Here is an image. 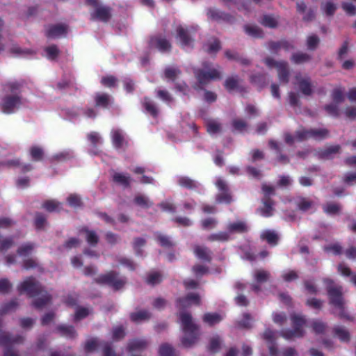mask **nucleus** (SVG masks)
<instances>
[{
    "label": "nucleus",
    "mask_w": 356,
    "mask_h": 356,
    "mask_svg": "<svg viewBox=\"0 0 356 356\" xmlns=\"http://www.w3.org/2000/svg\"><path fill=\"white\" fill-rule=\"evenodd\" d=\"M67 202L71 207H74L80 206L81 203V198L76 194H71L67 197Z\"/></svg>",
    "instance_id": "64"
},
{
    "label": "nucleus",
    "mask_w": 356,
    "mask_h": 356,
    "mask_svg": "<svg viewBox=\"0 0 356 356\" xmlns=\"http://www.w3.org/2000/svg\"><path fill=\"white\" fill-rule=\"evenodd\" d=\"M225 54V56L228 59L238 60L243 65H249L250 63L248 59L241 58L235 52H232L231 51H226Z\"/></svg>",
    "instance_id": "44"
},
{
    "label": "nucleus",
    "mask_w": 356,
    "mask_h": 356,
    "mask_svg": "<svg viewBox=\"0 0 356 356\" xmlns=\"http://www.w3.org/2000/svg\"><path fill=\"white\" fill-rule=\"evenodd\" d=\"M335 335L342 341H348L350 339L348 332L343 327L337 326L334 328Z\"/></svg>",
    "instance_id": "40"
},
{
    "label": "nucleus",
    "mask_w": 356,
    "mask_h": 356,
    "mask_svg": "<svg viewBox=\"0 0 356 356\" xmlns=\"http://www.w3.org/2000/svg\"><path fill=\"white\" fill-rule=\"evenodd\" d=\"M10 52L14 54L15 56H26L28 55H31L33 54V51L29 49H22L19 47L15 44L13 45L10 49Z\"/></svg>",
    "instance_id": "49"
},
{
    "label": "nucleus",
    "mask_w": 356,
    "mask_h": 356,
    "mask_svg": "<svg viewBox=\"0 0 356 356\" xmlns=\"http://www.w3.org/2000/svg\"><path fill=\"white\" fill-rule=\"evenodd\" d=\"M180 74L178 68L174 67H169L165 70V77L170 81H174Z\"/></svg>",
    "instance_id": "36"
},
{
    "label": "nucleus",
    "mask_w": 356,
    "mask_h": 356,
    "mask_svg": "<svg viewBox=\"0 0 356 356\" xmlns=\"http://www.w3.org/2000/svg\"><path fill=\"white\" fill-rule=\"evenodd\" d=\"M90 314V310L84 307H79L75 312V320L79 321L86 317Z\"/></svg>",
    "instance_id": "61"
},
{
    "label": "nucleus",
    "mask_w": 356,
    "mask_h": 356,
    "mask_svg": "<svg viewBox=\"0 0 356 356\" xmlns=\"http://www.w3.org/2000/svg\"><path fill=\"white\" fill-rule=\"evenodd\" d=\"M113 180L122 186H127L130 184L131 178L129 176L122 173H115L113 175Z\"/></svg>",
    "instance_id": "34"
},
{
    "label": "nucleus",
    "mask_w": 356,
    "mask_h": 356,
    "mask_svg": "<svg viewBox=\"0 0 356 356\" xmlns=\"http://www.w3.org/2000/svg\"><path fill=\"white\" fill-rule=\"evenodd\" d=\"M58 331L60 332L61 335L67 338H73L76 336L74 329L70 326L61 325L58 327Z\"/></svg>",
    "instance_id": "42"
},
{
    "label": "nucleus",
    "mask_w": 356,
    "mask_h": 356,
    "mask_svg": "<svg viewBox=\"0 0 356 356\" xmlns=\"http://www.w3.org/2000/svg\"><path fill=\"white\" fill-rule=\"evenodd\" d=\"M233 129L237 131H244L248 127L247 123L242 119H234L232 122Z\"/></svg>",
    "instance_id": "46"
},
{
    "label": "nucleus",
    "mask_w": 356,
    "mask_h": 356,
    "mask_svg": "<svg viewBox=\"0 0 356 356\" xmlns=\"http://www.w3.org/2000/svg\"><path fill=\"white\" fill-rule=\"evenodd\" d=\"M293 63L296 64H301L308 62L310 60L309 55L305 53H296L293 54L291 58Z\"/></svg>",
    "instance_id": "33"
},
{
    "label": "nucleus",
    "mask_w": 356,
    "mask_h": 356,
    "mask_svg": "<svg viewBox=\"0 0 356 356\" xmlns=\"http://www.w3.org/2000/svg\"><path fill=\"white\" fill-rule=\"evenodd\" d=\"M339 149L340 147L339 145L328 147L321 153V156L324 159H331L334 154L339 152Z\"/></svg>",
    "instance_id": "37"
},
{
    "label": "nucleus",
    "mask_w": 356,
    "mask_h": 356,
    "mask_svg": "<svg viewBox=\"0 0 356 356\" xmlns=\"http://www.w3.org/2000/svg\"><path fill=\"white\" fill-rule=\"evenodd\" d=\"M111 138L113 144L116 148H122L127 143L124 134L120 129H113L111 131Z\"/></svg>",
    "instance_id": "18"
},
{
    "label": "nucleus",
    "mask_w": 356,
    "mask_h": 356,
    "mask_svg": "<svg viewBox=\"0 0 356 356\" xmlns=\"http://www.w3.org/2000/svg\"><path fill=\"white\" fill-rule=\"evenodd\" d=\"M150 317V314L148 312L145 310L138 311L132 313L130 316L131 321L134 322H140L148 319Z\"/></svg>",
    "instance_id": "32"
},
{
    "label": "nucleus",
    "mask_w": 356,
    "mask_h": 356,
    "mask_svg": "<svg viewBox=\"0 0 356 356\" xmlns=\"http://www.w3.org/2000/svg\"><path fill=\"white\" fill-rule=\"evenodd\" d=\"M294 330H287L282 332V337L286 339L303 336V326L305 325V319L300 315L294 314L291 316Z\"/></svg>",
    "instance_id": "5"
},
{
    "label": "nucleus",
    "mask_w": 356,
    "mask_h": 356,
    "mask_svg": "<svg viewBox=\"0 0 356 356\" xmlns=\"http://www.w3.org/2000/svg\"><path fill=\"white\" fill-rule=\"evenodd\" d=\"M157 97L160 98L163 102L169 104L172 101V97L170 95V94L167 91L164 90H158L157 92Z\"/></svg>",
    "instance_id": "59"
},
{
    "label": "nucleus",
    "mask_w": 356,
    "mask_h": 356,
    "mask_svg": "<svg viewBox=\"0 0 356 356\" xmlns=\"http://www.w3.org/2000/svg\"><path fill=\"white\" fill-rule=\"evenodd\" d=\"M178 182L180 186L188 188H193L197 186V183L196 181L186 177H179Z\"/></svg>",
    "instance_id": "45"
},
{
    "label": "nucleus",
    "mask_w": 356,
    "mask_h": 356,
    "mask_svg": "<svg viewBox=\"0 0 356 356\" xmlns=\"http://www.w3.org/2000/svg\"><path fill=\"white\" fill-rule=\"evenodd\" d=\"M195 256L204 261H210L211 251L206 247L197 245L194 248Z\"/></svg>",
    "instance_id": "24"
},
{
    "label": "nucleus",
    "mask_w": 356,
    "mask_h": 356,
    "mask_svg": "<svg viewBox=\"0 0 356 356\" xmlns=\"http://www.w3.org/2000/svg\"><path fill=\"white\" fill-rule=\"evenodd\" d=\"M147 346V341L145 339H136L131 341L128 346L130 351H138L145 349Z\"/></svg>",
    "instance_id": "26"
},
{
    "label": "nucleus",
    "mask_w": 356,
    "mask_h": 356,
    "mask_svg": "<svg viewBox=\"0 0 356 356\" xmlns=\"http://www.w3.org/2000/svg\"><path fill=\"white\" fill-rule=\"evenodd\" d=\"M30 154L34 161H40L43 157V150L42 148L33 146L30 149Z\"/></svg>",
    "instance_id": "50"
},
{
    "label": "nucleus",
    "mask_w": 356,
    "mask_h": 356,
    "mask_svg": "<svg viewBox=\"0 0 356 356\" xmlns=\"http://www.w3.org/2000/svg\"><path fill=\"white\" fill-rule=\"evenodd\" d=\"M240 80L235 77H229L225 82V87L228 90H234L238 89Z\"/></svg>",
    "instance_id": "43"
},
{
    "label": "nucleus",
    "mask_w": 356,
    "mask_h": 356,
    "mask_svg": "<svg viewBox=\"0 0 356 356\" xmlns=\"http://www.w3.org/2000/svg\"><path fill=\"white\" fill-rule=\"evenodd\" d=\"M324 282L327 284L330 302L336 307L340 309H343V300L341 296V287L334 286L331 280L326 279Z\"/></svg>",
    "instance_id": "7"
},
{
    "label": "nucleus",
    "mask_w": 356,
    "mask_h": 356,
    "mask_svg": "<svg viewBox=\"0 0 356 356\" xmlns=\"http://www.w3.org/2000/svg\"><path fill=\"white\" fill-rule=\"evenodd\" d=\"M45 57L49 60H54L59 54V50L56 45H51L44 49Z\"/></svg>",
    "instance_id": "39"
},
{
    "label": "nucleus",
    "mask_w": 356,
    "mask_h": 356,
    "mask_svg": "<svg viewBox=\"0 0 356 356\" xmlns=\"http://www.w3.org/2000/svg\"><path fill=\"white\" fill-rule=\"evenodd\" d=\"M266 343L270 356H278V352L275 346L276 334L270 329H266L261 336Z\"/></svg>",
    "instance_id": "11"
},
{
    "label": "nucleus",
    "mask_w": 356,
    "mask_h": 356,
    "mask_svg": "<svg viewBox=\"0 0 356 356\" xmlns=\"http://www.w3.org/2000/svg\"><path fill=\"white\" fill-rule=\"evenodd\" d=\"M332 97L334 103L338 104L341 103L344 99L343 91L339 88L334 89L332 92Z\"/></svg>",
    "instance_id": "55"
},
{
    "label": "nucleus",
    "mask_w": 356,
    "mask_h": 356,
    "mask_svg": "<svg viewBox=\"0 0 356 356\" xmlns=\"http://www.w3.org/2000/svg\"><path fill=\"white\" fill-rule=\"evenodd\" d=\"M328 135L329 131L325 129H314L310 131H306L302 129L298 130L293 137L286 134L285 135V141L288 144H293L295 142H300L309 138L321 140L327 138Z\"/></svg>",
    "instance_id": "4"
},
{
    "label": "nucleus",
    "mask_w": 356,
    "mask_h": 356,
    "mask_svg": "<svg viewBox=\"0 0 356 356\" xmlns=\"http://www.w3.org/2000/svg\"><path fill=\"white\" fill-rule=\"evenodd\" d=\"M295 84L297 85L305 95H309L312 92V85L309 77L307 76H302L301 74H297L296 76Z\"/></svg>",
    "instance_id": "14"
},
{
    "label": "nucleus",
    "mask_w": 356,
    "mask_h": 356,
    "mask_svg": "<svg viewBox=\"0 0 356 356\" xmlns=\"http://www.w3.org/2000/svg\"><path fill=\"white\" fill-rule=\"evenodd\" d=\"M270 274L268 271L263 269H257L253 273L254 283L252 284V289L258 293L260 291L259 284L267 282L270 278Z\"/></svg>",
    "instance_id": "13"
},
{
    "label": "nucleus",
    "mask_w": 356,
    "mask_h": 356,
    "mask_svg": "<svg viewBox=\"0 0 356 356\" xmlns=\"http://www.w3.org/2000/svg\"><path fill=\"white\" fill-rule=\"evenodd\" d=\"M207 129L211 135H214L221 131L222 127L217 120H210L207 122Z\"/></svg>",
    "instance_id": "28"
},
{
    "label": "nucleus",
    "mask_w": 356,
    "mask_h": 356,
    "mask_svg": "<svg viewBox=\"0 0 356 356\" xmlns=\"http://www.w3.org/2000/svg\"><path fill=\"white\" fill-rule=\"evenodd\" d=\"M84 233L86 241L89 244L93 245L97 243L99 237L95 232L86 229Z\"/></svg>",
    "instance_id": "48"
},
{
    "label": "nucleus",
    "mask_w": 356,
    "mask_h": 356,
    "mask_svg": "<svg viewBox=\"0 0 356 356\" xmlns=\"http://www.w3.org/2000/svg\"><path fill=\"white\" fill-rule=\"evenodd\" d=\"M177 38L179 40L181 45L184 48L190 47L192 44V39L189 37V30L179 26L177 29Z\"/></svg>",
    "instance_id": "16"
},
{
    "label": "nucleus",
    "mask_w": 356,
    "mask_h": 356,
    "mask_svg": "<svg viewBox=\"0 0 356 356\" xmlns=\"http://www.w3.org/2000/svg\"><path fill=\"white\" fill-rule=\"evenodd\" d=\"M222 346V338L218 334L212 335L209 341L208 349L212 353L218 351Z\"/></svg>",
    "instance_id": "23"
},
{
    "label": "nucleus",
    "mask_w": 356,
    "mask_h": 356,
    "mask_svg": "<svg viewBox=\"0 0 356 356\" xmlns=\"http://www.w3.org/2000/svg\"><path fill=\"white\" fill-rule=\"evenodd\" d=\"M265 63L269 68H276L280 81L288 83L289 72L287 63L284 61H276L272 58H268L265 60Z\"/></svg>",
    "instance_id": "8"
},
{
    "label": "nucleus",
    "mask_w": 356,
    "mask_h": 356,
    "mask_svg": "<svg viewBox=\"0 0 356 356\" xmlns=\"http://www.w3.org/2000/svg\"><path fill=\"white\" fill-rule=\"evenodd\" d=\"M150 44L161 51H166L170 49L169 42L161 37L152 38L150 40Z\"/></svg>",
    "instance_id": "21"
},
{
    "label": "nucleus",
    "mask_w": 356,
    "mask_h": 356,
    "mask_svg": "<svg viewBox=\"0 0 356 356\" xmlns=\"http://www.w3.org/2000/svg\"><path fill=\"white\" fill-rule=\"evenodd\" d=\"M261 238L266 241L270 245H275L277 243L279 236L274 231L265 230L261 234Z\"/></svg>",
    "instance_id": "25"
},
{
    "label": "nucleus",
    "mask_w": 356,
    "mask_h": 356,
    "mask_svg": "<svg viewBox=\"0 0 356 356\" xmlns=\"http://www.w3.org/2000/svg\"><path fill=\"white\" fill-rule=\"evenodd\" d=\"M312 205H313L312 202H311L307 199H305V198L300 199L298 202V208L300 210L304 211H308L309 209L312 208Z\"/></svg>",
    "instance_id": "60"
},
{
    "label": "nucleus",
    "mask_w": 356,
    "mask_h": 356,
    "mask_svg": "<svg viewBox=\"0 0 356 356\" xmlns=\"http://www.w3.org/2000/svg\"><path fill=\"white\" fill-rule=\"evenodd\" d=\"M33 248H34V246L32 244L26 243V244L22 245L18 249L17 252H18V254L21 257H26L32 252Z\"/></svg>",
    "instance_id": "51"
},
{
    "label": "nucleus",
    "mask_w": 356,
    "mask_h": 356,
    "mask_svg": "<svg viewBox=\"0 0 356 356\" xmlns=\"http://www.w3.org/2000/svg\"><path fill=\"white\" fill-rule=\"evenodd\" d=\"M195 76L200 84H205L211 80L220 78V70L216 68H210L207 65L204 66L203 70H197L195 72Z\"/></svg>",
    "instance_id": "9"
},
{
    "label": "nucleus",
    "mask_w": 356,
    "mask_h": 356,
    "mask_svg": "<svg viewBox=\"0 0 356 356\" xmlns=\"http://www.w3.org/2000/svg\"><path fill=\"white\" fill-rule=\"evenodd\" d=\"M20 84L11 81L3 86L4 95L0 99V109L6 114L15 113L23 104L24 101L19 95Z\"/></svg>",
    "instance_id": "1"
},
{
    "label": "nucleus",
    "mask_w": 356,
    "mask_h": 356,
    "mask_svg": "<svg viewBox=\"0 0 356 356\" xmlns=\"http://www.w3.org/2000/svg\"><path fill=\"white\" fill-rule=\"evenodd\" d=\"M143 106L146 112L149 113L153 117H156L158 115V108L150 99L145 98L143 101Z\"/></svg>",
    "instance_id": "27"
},
{
    "label": "nucleus",
    "mask_w": 356,
    "mask_h": 356,
    "mask_svg": "<svg viewBox=\"0 0 356 356\" xmlns=\"http://www.w3.org/2000/svg\"><path fill=\"white\" fill-rule=\"evenodd\" d=\"M323 210L327 214H335L339 211L340 207L334 203H327L323 206Z\"/></svg>",
    "instance_id": "53"
},
{
    "label": "nucleus",
    "mask_w": 356,
    "mask_h": 356,
    "mask_svg": "<svg viewBox=\"0 0 356 356\" xmlns=\"http://www.w3.org/2000/svg\"><path fill=\"white\" fill-rule=\"evenodd\" d=\"M159 356H173V349L168 344H163L159 348Z\"/></svg>",
    "instance_id": "57"
},
{
    "label": "nucleus",
    "mask_w": 356,
    "mask_h": 356,
    "mask_svg": "<svg viewBox=\"0 0 356 356\" xmlns=\"http://www.w3.org/2000/svg\"><path fill=\"white\" fill-rule=\"evenodd\" d=\"M179 320L184 332L181 343L185 347H189L194 344L199 335V326L195 323L190 313L180 312Z\"/></svg>",
    "instance_id": "3"
},
{
    "label": "nucleus",
    "mask_w": 356,
    "mask_h": 356,
    "mask_svg": "<svg viewBox=\"0 0 356 356\" xmlns=\"http://www.w3.org/2000/svg\"><path fill=\"white\" fill-rule=\"evenodd\" d=\"M216 184L218 189L222 192V194H220L217 196V202L220 203L230 202L231 196L229 195V194L226 193L227 188L226 183L222 179H218Z\"/></svg>",
    "instance_id": "17"
},
{
    "label": "nucleus",
    "mask_w": 356,
    "mask_h": 356,
    "mask_svg": "<svg viewBox=\"0 0 356 356\" xmlns=\"http://www.w3.org/2000/svg\"><path fill=\"white\" fill-rule=\"evenodd\" d=\"M248 231V226L244 222L238 221L227 225V232L229 235L233 234H241Z\"/></svg>",
    "instance_id": "20"
},
{
    "label": "nucleus",
    "mask_w": 356,
    "mask_h": 356,
    "mask_svg": "<svg viewBox=\"0 0 356 356\" xmlns=\"http://www.w3.org/2000/svg\"><path fill=\"white\" fill-rule=\"evenodd\" d=\"M96 282L100 284H106L118 290L121 289L126 283L124 277H119L114 272L111 271L106 274L102 275L96 279Z\"/></svg>",
    "instance_id": "6"
},
{
    "label": "nucleus",
    "mask_w": 356,
    "mask_h": 356,
    "mask_svg": "<svg viewBox=\"0 0 356 356\" xmlns=\"http://www.w3.org/2000/svg\"><path fill=\"white\" fill-rule=\"evenodd\" d=\"M273 204L270 200H265L264 202V208L260 209L261 215L264 217L270 216L273 214Z\"/></svg>",
    "instance_id": "47"
},
{
    "label": "nucleus",
    "mask_w": 356,
    "mask_h": 356,
    "mask_svg": "<svg viewBox=\"0 0 356 356\" xmlns=\"http://www.w3.org/2000/svg\"><path fill=\"white\" fill-rule=\"evenodd\" d=\"M338 104L332 103L325 106V110L327 113L333 116H337L339 115Z\"/></svg>",
    "instance_id": "63"
},
{
    "label": "nucleus",
    "mask_w": 356,
    "mask_h": 356,
    "mask_svg": "<svg viewBox=\"0 0 356 356\" xmlns=\"http://www.w3.org/2000/svg\"><path fill=\"white\" fill-rule=\"evenodd\" d=\"M43 207L48 211H58L60 208V203L56 200H49L44 203Z\"/></svg>",
    "instance_id": "52"
},
{
    "label": "nucleus",
    "mask_w": 356,
    "mask_h": 356,
    "mask_svg": "<svg viewBox=\"0 0 356 356\" xmlns=\"http://www.w3.org/2000/svg\"><path fill=\"white\" fill-rule=\"evenodd\" d=\"M67 32L68 29L65 24L49 25L46 28L45 35L48 38L56 39L65 36Z\"/></svg>",
    "instance_id": "10"
},
{
    "label": "nucleus",
    "mask_w": 356,
    "mask_h": 356,
    "mask_svg": "<svg viewBox=\"0 0 356 356\" xmlns=\"http://www.w3.org/2000/svg\"><path fill=\"white\" fill-rule=\"evenodd\" d=\"M222 319L223 316L218 313H206L202 317L203 322L210 326L219 323Z\"/></svg>",
    "instance_id": "22"
},
{
    "label": "nucleus",
    "mask_w": 356,
    "mask_h": 356,
    "mask_svg": "<svg viewBox=\"0 0 356 356\" xmlns=\"http://www.w3.org/2000/svg\"><path fill=\"white\" fill-rule=\"evenodd\" d=\"M88 138L92 144L93 146H96L98 144L102 143V140L99 134L97 132H91L88 135Z\"/></svg>",
    "instance_id": "62"
},
{
    "label": "nucleus",
    "mask_w": 356,
    "mask_h": 356,
    "mask_svg": "<svg viewBox=\"0 0 356 356\" xmlns=\"http://www.w3.org/2000/svg\"><path fill=\"white\" fill-rule=\"evenodd\" d=\"M134 202L137 205L143 208H148L152 205V202L147 197L141 195L136 196Z\"/></svg>",
    "instance_id": "38"
},
{
    "label": "nucleus",
    "mask_w": 356,
    "mask_h": 356,
    "mask_svg": "<svg viewBox=\"0 0 356 356\" xmlns=\"http://www.w3.org/2000/svg\"><path fill=\"white\" fill-rule=\"evenodd\" d=\"M200 304V297L196 293H190L184 298L179 299L177 301V307L181 310L192 306Z\"/></svg>",
    "instance_id": "15"
},
{
    "label": "nucleus",
    "mask_w": 356,
    "mask_h": 356,
    "mask_svg": "<svg viewBox=\"0 0 356 356\" xmlns=\"http://www.w3.org/2000/svg\"><path fill=\"white\" fill-rule=\"evenodd\" d=\"M312 327L313 331L316 334L323 333L326 328L325 323L318 320L313 321Z\"/></svg>",
    "instance_id": "58"
},
{
    "label": "nucleus",
    "mask_w": 356,
    "mask_h": 356,
    "mask_svg": "<svg viewBox=\"0 0 356 356\" xmlns=\"http://www.w3.org/2000/svg\"><path fill=\"white\" fill-rule=\"evenodd\" d=\"M319 43V38L315 35H309L307 39V46L309 49H314Z\"/></svg>",
    "instance_id": "56"
},
{
    "label": "nucleus",
    "mask_w": 356,
    "mask_h": 356,
    "mask_svg": "<svg viewBox=\"0 0 356 356\" xmlns=\"http://www.w3.org/2000/svg\"><path fill=\"white\" fill-rule=\"evenodd\" d=\"M161 281V275L160 273L154 272L151 273L147 277V282L151 285H155Z\"/></svg>",
    "instance_id": "54"
},
{
    "label": "nucleus",
    "mask_w": 356,
    "mask_h": 356,
    "mask_svg": "<svg viewBox=\"0 0 356 356\" xmlns=\"http://www.w3.org/2000/svg\"><path fill=\"white\" fill-rule=\"evenodd\" d=\"M261 23L265 26L275 28L277 26L278 21L277 19L275 17L270 15H264L261 20Z\"/></svg>",
    "instance_id": "41"
},
{
    "label": "nucleus",
    "mask_w": 356,
    "mask_h": 356,
    "mask_svg": "<svg viewBox=\"0 0 356 356\" xmlns=\"http://www.w3.org/2000/svg\"><path fill=\"white\" fill-rule=\"evenodd\" d=\"M18 290L20 293H26L29 296L35 297L33 305L36 308H42L51 299L47 293L43 291L41 286L33 278L25 280L18 286Z\"/></svg>",
    "instance_id": "2"
},
{
    "label": "nucleus",
    "mask_w": 356,
    "mask_h": 356,
    "mask_svg": "<svg viewBox=\"0 0 356 356\" xmlns=\"http://www.w3.org/2000/svg\"><path fill=\"white\" fill-rule=\"evenodd\" d=\"M204 50L209 54H216L220 49V42L217 39H211L204 46Z\"/></svg>",
    "instance_id": "30"
},
{
    "label": "nucleus",
    "mask_w": 356,
    "mask_h": 356,
    "mask_svg": "<svg viewBox=\"0 0 356 356\" xmlns=\"http://www.w3.org/2000/svg\"><path fill=\"white\" fill-rule=\"evenodd\" d=\"M245 33L253 38H261L263 32L258 26L254 25H247L245 26Z\"/></svg>",
    "instance_id": "31"
},
{
    "label": "nucleus",
    "mask_w": 356,
    "mask_h": 356,
    "mask_svg": "<svg viewBox=\"0 0 356 356\" xmlns=\"http://www.w3.org/2000/svg\"><path fill=\"white\" fill-rule=\"evenodd\" d=\"M22 337L10 338L8 335L0 332V344L7 347L4 353V356H18L13 349L9 348L15 343H19L22 341Z\"/></svg>",
    "instance_id": "12"
},
{
    "label": "nucleus",
    "mask_w": 356,
    "mask_h": 356,
    "mask_svg": "<svg viewBox=\"0 0 356 356\" xmlns=\"http://www.w3.org/2000/svg\"><path fill=\"white\" fill-rule=\"evenodd\" d=\"M229 238H230V236H229L227 231V232H220L217 234H211L208 237V240H209L211 241H217L222 242V241H227Z\"/></svg>",
    "instance_id": "35"
},
{
    "label": "nucleus",
    "mask_w": 356,
    "mask_h": 356,
    "mask_svg": "<svg viewBox=\"0 0 356 356\" xmlns=\"http://www.w3.org/2000/svg\"><path fill=\"white\" fill-rule=\"evenodd\" d=\"M111 102V98L106 94H97L95 96V103L97 106H102L104 108Z\"/></svg>",
    "instance_id": "29"
},
{
    "label": "nucleus",
    "mask_w": 356,
    "mask_h": 356,
    "mask_svg": "<svg viewBox=\"0 0 356 356\" xmlns=\"http://www.w3.org/2000/svg\"><path fill=\"white\" fill-rule=\"evenodd\" d=\"M92 19H99L103 22L107 21L111 17V13L108 8L97 6L94 13L91 14Z\"/></svg>",
    "instance_id": "19"
}]
</instances>
